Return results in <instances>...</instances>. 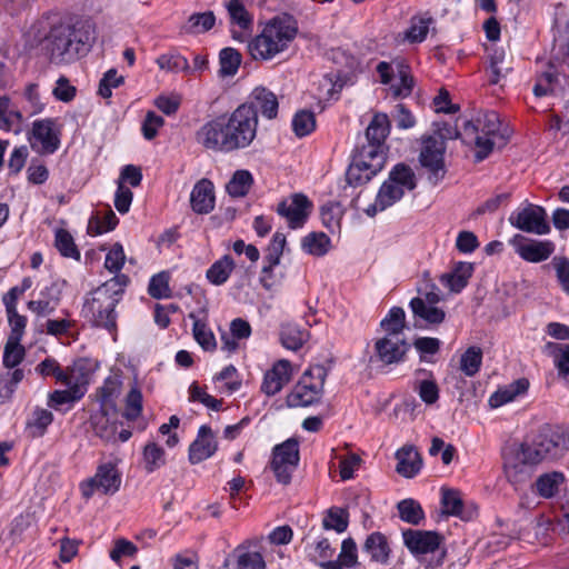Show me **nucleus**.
<instances>
[{
  "instance_id": "2eb2a0df",
  "label": "nucleus",
  "mask_w": 569,
  "mask_h": 569,
  "mask_svg": "<svg viewBox=\"0 0 569 569\" xmlns=\"http://www.w3.org/2000/svg\"><path fill=\"white\" fill-rule=\"evenodd\" d=\"M313 204L303 193H293L281 200L276 212L287 221L290 229H301L306 224Z\"/></svg>"
},
{
  "instance_id": "ea45409f",
  "label": "nucleus",
  "mask_w": 569,
  "mask_h": 569,
  "mask_svg": "<svg viewBox=\"0 0 569 569\" xmlns=\"http://www.w3.org/2000/svg\"><path fill=\"white\" fill-rule=\"evenodd\" d=\"M343 214L345 210L337 201H328L320 207L322 226L332 233L340 230Z\"/></svg>"
},
{
  "instance_id": "bf43d9fd",
  "label": "nucleus",
  "mask_w": 569,
  "mask_h": 569,
  "mask_svg": "<svg viewBox=\"0 0 569 569\" xmlns=\"http://www.w3.org/2000/svg\"><path fill=\"white\" fill-rule=\"evenodd\" d=\"M143 397L137 385L132 386L126 397V408L123 417L129 421L137 420L142 412Z\"/></svg>"
},
{
  "instance_id": "3c124183",
  "label": "nucleus",
  "mask_w": 569,
  "mask_h": 569,
  "mask_svg": "<svg viewBox=\"0 0 569 569\" xmlns=\"http://www.w3.org/2000/svg\"><path fill=\"white\" fill-rule=\"evenodd\" d=\"M26 348L21 345V340L7 339L2 355V365L7 369L19 368V365L26 358Z\"/></svg>"
},
{
  "instance_id": "a211bd4d",
  "label": "nucleus",
  "mask_w": 569,
  "mask_h": 569,
  "mask_svg": "<svg viewBox=\"0 0 569 569\" xmlns=\"http://www.w3.org/2000/svg\"><path fill=\"white\" fill-rule=\"evenodd\" d=\"M293 376L292 363L287 359L277 360L263 375L260 390L268 397L279 393Z\"/></svg>"
},
{
  "instance_id": "774afa93",
  "label": "nucleus",
  "mask_w": 569,
  "mask_h": 569,
  "mask_svg": "<svg viewBox=\"0 0 569 569\" xmlns=\"http://www.w3.org/2000/svg\"><path fill=\"white\" fill-rule=\"evenodd\" d=\"M124 82V78L118 74L116 69H109L100 79L98 93L104 99L112 96V89L120 87Z\"/></svg>"
},
{
  "instance_id": "f3484780",
  "label": "nucleus",
  "mask_w": 569,
  "mask_h": 569,
  "mask_svg": "<svg viewBox=\"0 0 569 569\" xmlns=\"http://www.w3.org/2000/svg\"><path fill=\"white\" fill-rule=\"evenodd\" d=\"M410 345L398 335H385L375 341V352L383 365H398L405 361Z\"/></svg>"
},
{
  "instance_id": "4be33fe9",
  "label": "nucleus",
  "mask_w": 569,
  "mask_h": 569,
  "mask_svg": "<svg viewBox=\"0 0 569 569\" xmlns=\"http://www.w3.org/2000/svg\"><path fill=\"white\" fill-rule=\"evenodd\" d=\"M118 411L113 413L110 409L99 408L90 417V425L93 433L106 442L117 441Z\"/></svg>"
},
{
  "instance_id": "c9c22d12",
  "label": "nucleus",
  "mask_w": 569,
  "mask_h": 569,
  "mask_svg": "<svg viewBox=\"0 0 569 569\" xmlns=\"http://www.w3.org/2000/svg\"><path fill=\"white\" fill-rule=\"evenodd\" d=\"M22 122V113L11 107L10 99L7 96L0 97V129L19 132Z\"/></svg>"
},
{
  "instance_id": "dca6fc26",
  "label": "nucleus",
  "mask_w": 569,
  "mask_h": 569,
  "mask_svg": "<svg viewBox=\"0 0 569 569\" xmlns=\"http://www.w3.org/2000/svg\"><path fill=\"white\" fill-rule=\"evenodd\" d=\"M390 133V120L383 112L375 113L366 129V143L359 149L371 150L387 159L386 139Z\"/></svg>"
},
{
  "instance_id": "4c0bfd02",
  "label": "nucleus",
  "mask_w": 569,
  "mask_h": 569,
  "mask_svg": "<svg viewBox=\"0 0 569 569\" xmlns=\"http://www.w3.org/2000/svg\"><path fill=\"white\" fill-rule=\"evenodd\" d=\"M253 184V177L249 170H237L226 186L229 196L233 198L246 197Z\"/></svg>"
},
{
  "instance_id": "4468645a",
  "label": "nucleus",
  "mask_w": 569,
  "mask_h": 569,
  "mask_svg": "<svg viewBox=\"0 0 569 569\" xmlns=\"http://www.w3.org/2000/svg\"><path fill=\"white\" fill-rule=\"evenodd\" d=\"M509 222L512 227L529 233L547 234L550 232L545 208L532 203H527L523 208L511 212Z\"/></svg>"
},
{
  "instance_id": "473e14b6",
  "label": "nucleus",
  "mask_w": 569,
  "mask_h": 569,
  "mask_svg": "<svg viewBox=\"0 0 569 569\" xmlns=\"http://www.w3.org/2000/svg\"><path fill=\"white\" fill-rule=\"evenodd\" d=\"M67 381L64 386H72L81 389L82 393L87 392V386L90 378L89 361L87 359H78L66 368Z\"/></svg>"
},
{
  "instance_id": "a19ab883",
  "label": "nucleus",
  "mask_w": 569,
  "mask_h": 569,
  "mask_svg": "<svg viewBox=\"0 0 569 569\" xmlns=\"http://www.w3.org/2000/svg\"><path fill=\"white\" fill-rule=\"evenodd\" d=\"M156 63L158 67L167 72H183L191 73V67L188 59L177 51H169L160 54Z\"/></svg>"
},
{
  "instance_id": "423d86ee",
  "label": "nucleus",
  "mask_w": 569,
  "mask_h": 569,
  "mask_svg": "<svg viewBox=\"0 0 569 569\" xmlns=\"http://www.w3.org/2000/svg\"><path fill=\"white\" fill-rule=\"evenodd\" d=\"M417 187L416 174L406 163L400 162L392 167L388 178L380 186L375 202L365 210L369 217L385 211L399 202L407 191Z\"/></svg>"
},
{
  "instance_id": "a18cd8bd",
  "label": "nucleus",
  "mask_w": 569,
  "mask_h": 569,
  "mask_svg": "<svg viewBox=\"0 0 569 569\" xmlns=\"http://www.w3.org/2000/svg\"><path fill=\"white\" fill-rule=\"evenodd\" d=\"M54 247L59 253L64 258H70L79 261L81 258L80 250L74 243V239L71 233L62 228H59L54 232Z\"/></svg>"
},
{
  "instance_id": "5701e85b",
  "label": "nucleus",
  "mask_w": 569,
  "mask_h": 569,
  "mask_svg": "<svg viewBox=\"0 0 569 569\" xmlns=\"http://www.w3.org/2000/svg\"><path fill=\"white\" fill-rule=\"evenodd\" d=\"M190 204L198 214H206L214 208L213 183L209 179H200L190 193Z\"/></svg>"
},
{
  "instance_id": "bb28decb",
  "label": "nucleus",
  "mask_w": 569,
  "mask_h": 569,
  "mask_svg": "<svg viewBox=\"0 0 569 569\" xmlns=\"http://www.w3.org/2000/svg\"><path fill=\"white\" fill-rule=\"evenodd\" d=\"M227 9L231 22L241 29V31L231 30L232 38L238 41H244L247 38L246 31L250 30L252 27L251 14L240 0H230L227 4Z\"/></svg>"
},
{
  "instance_id": "aec40b11",
  "label": "nucleus",
  "mask_w": 569,
  "mask_h": 569,
  "mask_svg": "<svg viewBox=\"0 0 569 569\" xmlns=\"http://www.w3.org/2000/svg\"><path fill=\"white\" fill-rule=\"evenodd\" d=\"M218 450V442L212 429L202 425L197 438L189 446V461L191 465L200 463L212 457Z\"/></svg>"
},
{
  "instance_id": "09e8293b",
  "label": "nucleus",
  "mask_w": 569,
  "mask_h": 569,
  "mask_svg": "<svg viewBox=\"0 0 569 569\" xmlns=\"http://www.w3.org/2000/svg\"><path fill=\"white\" fill-rule=\"evenodd\" d=\"M120 393V382L111 377L107 378L99 389V403L102 409H110L117 412L116 399Z\"/></svg>"
},
{
  "instance_id": "412c9836",
  "label": "nucleus",
  "mask_w": 569,
  "mask_h": 569,
  "mask_svg": "<svg viewBox=\"0 0 569 569\" xmlns=\"http://www.w3.org/2000/svg\"><path fill=\"white\" fill-rule=\"evenodd\" d=\"M241 106H249L256 113H260L263 118L272 120L278 116L279 101L277 96L264 87H257L252 90L249 99Z\"/></svg>"
},
{
  "instance_id": "8fccbe9b",
  "label": "nucleus",
  "mask_w": 569,
  "mask_h": 569,
  "mask_svg": "<svg viewBox=\"0 0 569 569\" xmlns=\"http://www.w3.org/2000/svg\"><path fill=\"white\" fill-rule=\"evenodd\" d=\"M380 327L386 335H398L400 337L406 328V313L401 307H392L381 320Z\"/></svg>"
},
{
  "instance_id": "f704fd0d",
  "label": "nucleus",
  "mask_w": 569,
  "mask_h": 569,
  "mask_svg": "<svg viewBox=\"0 0 569 569\" xmlns=\"http://www.w3.org/2000/svg\"><path fill=\"white\" fill-rule=\"evenodd\" d=\"M302 250L315 257H323L331 249L330 238L321 231H312L301 239Z\"/></svg>"
},
{
  "instance_id": "6e6552de",
  "label": "nucleus",
  "mask_w": 569,
  "mask_h": 569,
  "mask_svg": "<svg viewBox=\"0 0 569 569\" xmlns=\"http://www.w3.org/2000/svg\"><path fill=\"white\" fill-rule=\"evenodd\" d=\"M385 164L386 159L382 156L357 148L346 171L347 184L352 188L365 186L383 169Z\"/></svg>"
},
{
  "instance_id": "603ef678",
  "label": "nucleus",
  "mask_w": 569,
  "mask_h": 569,
  "mask_svg": "<svg viewBox=\"0 0 569 569\" xmlns=\"http://www.w3.org/2000/svg\"><path fill=\"white\" fill-rule=\"evenodd\" d=\"M242 57L233 48H223L219 53V74L221 77H232L238 72Z\"/></svg>"
},
{
  "instance_id": "58836bf2",
  "label": "nucleus",
  "mask_w": 569,
  "mask_h": 569,
  "mask_svg": "<svg viewBox=\"0 0 569 569\" xmlns=\"http://www.w3.org/2000/svg\"><path fill=\"white\" fill-rule=\"evenodd\" d=\"M68 389L54 390L48 396V406L54 410H61L63 406L70 409L77 401H79L84 393L81 389L72 386H67Z\"/></svg>"
},
{
  "instance_id": "393cba45",
  "label": "nucleus",
  "mask_w": 569,
  "mask_h": 569,
  "mask_svg": "<svg viewBox=\"0 0 569 569\" xmlns=\"http://www.w3.org/2000/svg\"><path fill=\"white\" fill-rule=\"evenodd\" d=\"M441 507L446 516L458 517L468 521L472 519L476 510L465 507L461 492L457 489L441 488Z\"/></svg>"
},
{
  "instance_id": "cd10ccee",
  "label": "nucleus",
  "mask_w": 569,
  "mask_h": 569,
  "mask_svg": "<svg viewBox=\"0 0 569 569\" xmlns=\"http://www.w3.org/2000/svg\"><path fill=\"white\" fill-rule=\"evenodd\" d=\"M528 388V379L520 378L493 392L489 398V405L492 408L501 407L513 401L517 397L525 395Z\"/></svg>"
},
{
  "instance_id": "864d4df0",
  "label": "nucleus",
  "mask_w": 569,
  "mask_h": 569,
  "mask_svg": "<svg viewBox=\"0 0 569 569\" xmlns=\"http://www.w3.org/2000/svg\"><path fill=\"white\" fill-rule=\"evenodd\" d=\"M194 319L192 326V333L194 340L200 345L204 351H214L217 348L216 337L208 325L200 319H197L193 315H190Z\"/></svg>"
},
{
  "instance_id": "b1692460",
  "label": "nucleus",
  "mask_w": 569,
  "mask_h": 569,
  "mask_svg": "<svg viewBox=\"0 0 569 569\" xmlns=\"http://www.w3.org/2000/svg\"><path fill=\"white\" fill-rule=\"evenodd\" d=\"M475 271V264L466 261H458L450 272L442 273L439 278L441 284L449 291L459 293L468 284Z\"/></svg>"
},
{
  "instance_id": "79ce46f5",
  "label": "nucleus",
  "mask_w": 569,
  "mask_h": 569,
  "mask_svg": "<svg viewBox=\"0 0 569 569\" xmlns=\"http://www.w3.org/2000/svg\"><path fill=\"white\" fill-rule=\"evenodd\" d=\"M432 23L433 19L431 17L413 16L410 19L409 28L403 33V39L410 43L425 41Z\"/></svg>"
},
{
  "instance_id": "39448f33",
  "label": "nucleus",
  "mask_w": 569,
  "mask_h": 569,
  "mask_svg": "<svg viewBox=\"0 0 569 569\" xmlns=\"http://www.w3.org/2000/svg\"><path fill=\"white\" fill-rule=\"evenodd\" d=\"M568 450L569 426L546 423L540 427L531 443L521 446V458L525 463L537 465L559 459Z\"/></svg>"
},
{
  "instance_id": "de8ad7c7",
  "label": "nucleus",
  "mask_w": 569,
  "mask_h": 569,
  "mask_svg": "<svg viewBox=\"0 0 569 569\" xmlns=\"http://www.w3.org/2000/svg\"><path fill=\"white\" fill-rule=\"evenodd\" d=\"M482 350L478 346L469 347L460 357V370L467 377H475L482 365Z\"/></svg>"
},
{
  "instance_id": "13d9d810",
  "label": "nucleus",
  "mask_w": 569,
  "mask_h": 569,
  "mask_svg": "<svg viewBox=\"0 0 569 569\" xmlns=\"http://www.w3.org/2000/svg\"><path fill=\"white\" fill-rule=\"evenodd\" d=\"M400 519L411 523L419 525L425 518V512L420 503L413 499H405L398 503Z\"/></svg>"
},
{
  "instance_id": "f8f14e48",
  "label": "nucleus",
  "mask_w": 569,
  "mask_h": 569,
  "mask_svg": "<svg viewBox=\"0 0 569 569\" xmlns=\"http://www.w3.org/2000/svg\"><path fill=\"white\" fill-rule=\"evenodd\" d=\"M121 486V475L112 462L102 463L96 475L80 485L84 498H90L98 491L103 495H114Z\"/></svg>"
},
{
  "instance_id": "1a4fd4ad",
  "label": "nucleus",
  "mask_w": 569,
  "mask_h": 569,
  "mask_svg": "<svg viewBox=\"0 0 569 569\" xmlns=\"http://www.w3.org/2000/svg\"><path fill=\"white\" fill-rule=\"evenodd\" d=\"M446 142L443 139L427 136L422 138V147L419 154V162L427 170L428 180L438 184L446 176L445 153Z\"/></svg>"
},
{
  "instance_id": "6ab92c4d",
  "label": "nucleus",
  "mask_w": 569,
  "mask_h": 569,
  "mask_svg": "<svg viewBox=\"0 0 569 569\" xmlns=\"http://www.w3.org/2000/svg\"><path fill=\"white\" fill-rule=\"evenodd\" d=\"M405 546L415 556L433 553L439 549L443 537L436 531L408 529L402 532Z\"/></svg>"
},
{
  "instance_id": "c03bdc74",
  "label": "nucleus",
  "mask_w": 569,
  "mask_h": 569,
  "mask_svg": "<svg viewBox=\"0 0 569 569\" xmlns=\"http://www.w3.org/2000/svg\"><path fill=\"white\" fill-rule=\"evenodd\" d=\"M24 379V370L21 368L8 369L0 376V400L8 401L12 398L19 383Z\"/></svg>"
},
{
  "instance_id": "e433bc0d",
  "label": "nucleus",
  "mask_w": 569,
  "mask_h": 569,
  "mask_svg": "<svg viewBox=\"0 0 569 569\" xmlns=\"http://www.w3.org/2000/svg\"><path fill=\"white\" fill-rule=\"evenodd\" d=\"M234 557L237 559V569H266L263 557L258 551H251L244 547H238L234 550ZM229 563L230 561L227 558L223 562V569H227Z\"/></svg>"
},
{
  "instance_id": "f03ea898",
  "label": "nucleus",
  "mask_w": 569,
  "mask_h": 569,
  "mask_svg": "<svg viewBox=\"0 0 569 569\" xmlns=\"http://www.w3.org/2000/svg\"><path fill=\"white\" fill-rule=\"evenodd\" d=\"M129 277L117 274L88 292L83 299L81 317L92 327L104 329L111 335L118 330L116 307L122 300Z\"/></svg>"
},
{
  "instance_id": "2f4dec72",
  "label": "nucleus",
  "mask_w": 569,
  "mask_h": 569,
  "mask_svg": "<svg viewBox=\"0 0 569 569\" xmlns=\"http://www.w3.org/2000/svg\"><path fill=\"white\" fill-rule=\"evenodd\" d=\"M234 268L236 263L232 257L224 254L208 268L206 278L213 286H222L228 281Z\"/></svg>"
},
{
  "instance_id": "a878e982",
  "label": "nucleus",
  "mask_w": 569,
  "mask_h": 569,
  "mask_svg": "<svg viewBox=\"0 0 569 569\" xmlns=\"http://www.w3.org/2000/svg\"><path fill=\"white\" fill-rule=\"evenodd\" d=\"M397 472L406 478L415 477L422 467V460L413 446H403L396 452Z\"/></svg>"
},
{
  "instance_id": "0e129e2a",
  "label": "nucleus",
  "mask_w": 569,
  "mask_h": 569,
  "mask_svg": "<svg viewBox=\"0 0 569 569\" xmlns=\"http://www.w3.org/2000/svg\"><path fill=\"white\" fill-rule=\"evenodd\" d=\"M341 88L342 83L339 82V77L332 72L327 73L319 80L318 97L325 100L335 99Z\"/></svg>"
},
{
  "instance_id": "0eeeda50",
  "label": "nucleus",
  "mask_w": 569,
  "mask_h": 569,
  "mask_svg": "<svg viewBox=\"0 0 569 569\" xmlns=\"http://www.w3.org/2000/svg\"><path fill=\"white\" fill-rule=\"evenodd\" d=\"M328 370L322 365L308 368L287 396L289 407H308L320 401Z\"/></svg>"
},
{
  "instance_id": "f257e3e1",
  "label": "nucleus",
  "mask_w": 569,
  "mask_h": 569,
  "mask_svg": "<svg viewBox=\"0 0 569 569\" xmlns=\"http://www.w3.org/2000/svg\"><path fill=\"white\" fill-rule=\"evenodd\" d=\"M257 128L256 113L249 106H239L229 116L206 122L196 138L207 149L228 153L249 147L256 138Z\"/></svg>"
},
{
  "instance_id": "20e7f679",
  "label": "nucleus",
  "mask_w": 569,
  "mask_h": 569,
  "mask_svg": "<svg viewBox=\"0 0 569 569\" xmlns=\"http://www.w3.org/2000/svg\"><path fill=\"white\" fill-rule=\"evenodd\" d=\"M298 33L297 21L289 14L269 20L261 32L248 42V52L254 60L268 61L286 51Z\"/></svg>"
},
{
  "instance_id": "37998d69",
  "label": "nucleus",
  "mask_w": 569,
  "mask_h": 569,
  "mask_svg": "<svg viewBox=\"0 0 569 569\" xmlns=\"http://www.w3.org/2000/svg\"><path fill=\"white\" fill-rule=\"evenodd\" d=\"M143 467L147 473H152L166 465V452L157 442H148L142 450Z\"/></svg>"
},
{
  "instance_id": "e2e57ef3",
  "label": "nucleus",
  "mask_w": 569,
  "mask_h": 569,
  "mask_svg": "<svg viewBox=\"0 0 569 569\" xmlns=\"http://www.w3.org/2000/svg\"><path fill=\"white\" fill-rule=\"evenodd\" d=\"M553 69L555 67L550 64L547 71L537 77L536 84L533 87L535 96L543 97L555 91L558 77Z\"/></svg>"
},
{
  "instance_id": "7ed1b4c3",
  "label": "nucleus",
  "mask_w": 569,
  "mask_h": 569,
  "mask_svg": "<svg viewBox=\"0 0 569 569\" xmlns=\"http://www.w3.org/2000/svg\"><path fill=\"white\" fill-rule=\"evenodd\" d=\"M96 40V27L89 20L51 28L47 37V52L54 64H68L86 56Z\"/></svg>"
},
{
  "instance_id": "052dcab7",
  "label": "nucleus",
  "mask_w": 569,
  "mask_h": 569,
  "mask_svg": "<svg viewBox=\"0 0 569 569\" xmlns=\"http://www.w3.org/2000/svg\"><path fill=\"white\" fill-rule=\"evenodd\" d=\"M34 370L42 378L54 377L57 382L62 385L67 381L66 369L54 358L47 357L36 366Z\"/></svg>"
},
{
  "instance_id": "6e6d98bb",
  "label": "nucleus",
  "mask_w": 569,
  "mask_h": 569,
  "mask_svg": "<svg viewBox=\"0 0 569 569\" xmlns=\"http://www.w3.org/2000/svg\"><path fill=\"white\" fill-rule=\"evenodd\" d=\"M119 223V219L112 210H109L102 218L92 216L88 222L87 231L96 237L113 230Z\"/></svg>"
},
{
  "instance_id": "9d476101",
  "label": "nucleus",
  "mask_w": 569,
  "mask_h": 569,
  "mask_svg": "<svg viewBox=\"0 0 569 569\" xmlns=\"http://www.w3.org/2000/svg\"><path fill=\"white\" fill-rule=\"evenodd\" d=\"M299 461V441L296 438H289L282 443L277 445L272 450L270 463L277 481L282 485L290 483Z\"/></svg>"
},
{
  "instance_id": "72a5a7b5",
  "label": "nucleus",
  "mask_w": 569,
  "mask_h": 569,
  "mask_svg": "<svg viewBox=\"0 0 569 569\" xmlns=\"http://www.w3.org/2000/svg\"><path fill=\"white\" fill-rule=\"evenodd\" d=\"M565 481L566 477L560 471L542 473L536 480L537 493L545 499L553 498L559 493Z\"/></svg>"
},
{
  "instance_id": "680f3d73",
  "label": "nucleus",
  "mask_w": 569,
  "mask_h": 569,
  "mask_svg": "<svg viewBox=\"0 0 569 569\" xmlns=\"http://www.w3.org/2000/svg\"><path fill=\"white\" fill-rule=\"evenodd\" d=\"M316 128L315 113L309 110L298 111L292 119V129L298 137L310 134Z\"/></svg>"
},
{
  "instance_id": "5fc2aeb1",
  "label": "nucleus",
  "mask_w": 569,
  "mask_h": 569,
  "mask_svg": "<svg viewBox=\"0 0 569 569\" xmlns=\"http://www.w3.org/2000/svg\"><path fill=\"white\" fill-rule=\"evenodd\" d=\"M216 17L212 11L192 13L186 24V32L192 34L204 33L214 27Z\"/></svg>"
},
{
  "instance_id": "c756f323",
  "label": "nucleus",
  "mask_w": 569,
  "mask_h": 569,
  "mask_svg": "<svg viewBox=\"0 0 569 569\" xmlns=\"http://www.w3.org/2000/svg\"><path fill=\"white\" fill-rule=\"evenodd\" d=\"M553 250L555 247L551 241H531L519 244L517 253L526 261L541 262L547 260Z\"/></svg>"
},
{
  "instance_id": "338daca9",
  "label": "nucleus",
  "mask_w": 569,
  "mask_h": 569,
  "mask_svg": "<svg viewBox=\"0 0 569 569\" xmlns=\"http://www.w3.org/2000/svg\"><path fill=\"white\" fill-rule=\"evenodd\" d=\"M53 415L51 411L42 408L34 410L32 420L28 422V427L33 437H41L44 435L47 428L52 423Z\"/></svg>"
},
{
  "instance_id": "c85d7f7f",
  "label": "nucleus",
  "mask_w": 569,
  "mask_h": 569,
  "mask_svg": "<svg viewBox=\"0 0 569 569\" xmlns=\"http://www.w3.org/2000/svg\"><path fill=\"white\" fill-rule=\"evenodd\" d=\"M409 307L415 318L429 325H440L446 318V312L433 305H427L420 297L410 300Z\"/></svg>"
},
{
  "instance_id": "ddd939ff",
  "label": "nucleus",
  "mask_w": 569,
  "mask_h": 569,
  "mask_svg": "<svg viewBox=\"0 0 569 569\" xmlns=\"http://www.w3.org/2000/svg\"><path fill=\"white\" fill-rule=\"evenodd\" d=\"M60 130L57 120L52 118L39 119L32 122L31 148L39 154H52L60 147Z\"/></svg>"
},
{
  "instance_id": "4d7b16f0",
  "label": "nucleus",
  "mask_w": 569,
  "mask_h": 569,
  "mask_svg": "<svg viewBox=\"0 0 569 569\" xmlns=\"http://www.w3.org/2000/svg\"><path fill=\"white\" fill-rule=\"evenodd\" d=\"M348 511L338 507L330 508L322 520V526L326 530H335L338 533L345 532L348 528Z\"/></svg>"
},
{
  "instance_id": "9b49d317",
  "label": "nucleus",
  "mask_w": 569,
  "mask_h": 569,
  "mask_svg": "<svg viewBox=\"0 0 569 569\" xmlns=\"http://www.w3.org/2000/svg\"><path fill=\"white\" fill-rule=\"evenodd\" d=\"M376 69L380 77V82L383 84H389L393 78H397V81L390 86L393 97L407 98L412 93L415 79L409 64L403 60L381 61Z\"/></svg>"
},
{
  "instance_id": "7c9ffc66",
  "label": "nucleus",
  "mask_w": 569,
  "mask_h": 569,
  "mask_svg": "<svg viewBox=\"0 0 569 569\" xmlns=\"http://www.w3.org/2000/svg\"><path fill=\"white\" fill-rule=\"evenodd\" d=\"M363 552L367 553L373 562L387 563L390 555L387 538L381 532H372L366 539Z\"/></svg>"
},
{
  "instance_id": "49530a36",
  "label": "nucleus",
  "mask_w": 569,
  "mask_h": 569,
  "mask_svg": "<svg viewBox=\"0 0 569 569\" xmlns=\"http://www.w3.org/2000/svg\"><path fill=\"white\" fill-rule=\"evenodd\" d=\"M308 333L296 325H284L281 327L280 340L288 350L297 351L306 342Z\"/></svg>"
},
{
  "instance_id": "69168bd1",
  "label": "nucleus",
  "mask_w": 569,
  "mask_h": 569,
  "mask_svg": "<svg viewBox=\"0 0 569 569\" xmlns=\"http://www.w3.org/2000/svg\"><path fill=\"white\" fill-rule=\"evenodd\" d=\"M148 293L154 299L169 298L171 289L169 287V274L164 271L151 277Z\"/></svg>"
}]
</instances>
